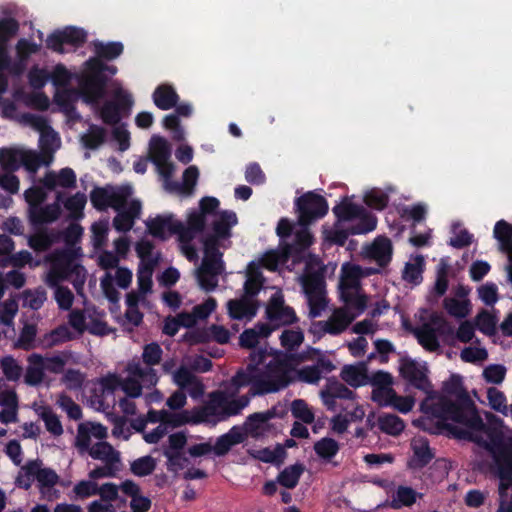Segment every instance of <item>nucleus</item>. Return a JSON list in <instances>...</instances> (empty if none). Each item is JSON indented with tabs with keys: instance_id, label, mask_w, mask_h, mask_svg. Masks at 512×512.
<instances>
[{
	"instance_id": "obj_1",
	"label": "nucleus",
	"mask_w": 512,
	"mask_h": 512,
	"mask_svg": "<svg viewBox=\"0 0 512 512\" xmlns=\"http://www.w3.org/2000/svg\"><path fill=\"white\" fill-rule=\"evenodd\" d=\"M443 395L437 396L436 402L424 400L421 403V411L439 420L440 428L447 430L458 439L466 438L467 432L453 424L447 423L451 420L467 428L481 429L484 422L479 415L476 405L470 398L463 386L462 376L452 374L449 379L443 382Z\"/></svg>"
},
{
	"instance_id": "obj_2",
	"label": "nucleus",
	"mask_w": 512,
	"mask_h": 512,
	"mask_svg": "<svg viewBox=\"0 0 512 512\" xmlns=\"http://www.w3.org/2000/svg\"><path fill=\"white\" fill-rule=\"evenodd\" d=\"M290 370L289 360L286 357L276 356L248 376L242 372H236L231 378V385L236 391L249 386V395L254 397L276 393L290 384Z\"/></svg>"
},
{
	"instance_id": "obj_3",
	"label": "nucleus",
	"mask_w": 512,
	"mask_h": 512,
	"mask_svg": "<svg viewBox=\"0 0 512 512\" xmlns=\"http://www.w3.org/2000/svg\"><path fill=\"white\" fill-rule=\"evenodd\" d=\"M95 61L89 62L88 73L80 71L76 75L77 88H64L54 94V102L63 113L75 106L79 99L85 104L97 105L105 98L107 92L103 90L104 81L98 77L99 68Z\"/></svg>"
},
{
	"instance_id": "obj_4",
	"label": "nucleus",
	"mask_w": 512,
	"mask_h": 512,
	"mask_svg": "<svg viewBox=\"0 0 512 512\" xmlns=\"http://www.w3.org/2000/svg\"><path fill=\"white\" fill-rule=\"evenodd\" d=\"M474 431L485 432L489 444L486 448L493 453V458L496 466V473L500 480L499 491L501 495L505 494L506 490H509V486H512V449L511 445L504 440L503 432L495 427H489L484 423V427L481 429L470 428Z\"/></svg>"
},
{
	"instance_id": "obj_5",
	"label": "nucleus",
	"mask_w": 512,
	"mask_h": 512,
	"mask_svg": "<svg viewBox=\"0 0 512 512\" xmlns=\"http://www.w3.org/2000/svg\"><path fill=\"white\" fill-rule=\"evenodd\" d=\"M124 51V46L121 42L118 41H112L103 43L100 41H96L94 43V52L95 56L90 57L88 60H86L83 64L82 72L88 73L89 71V62L95 61L99 68V73L97 74L100 79L104 81L103 84V90L107 92V86L110 81V78L114 76L118 69L115 65H108L104 62L111 61L116 58H118Z\"/></svg>"
},
{
	"instance_id": "obj_6",
	"label": "nucleus",
	"mask_w": 512,
	"mask_h": 512,
	"mask_svg": "<svg viewBox=\"0 0 512 512\" xmlns=\"http://www.w3.org/2000/svg\"><path fill=\"white\" fill-rule=\"evenodd\" d=\"M251 397L248 393L237 399H229L225 393L215 391L209 395V401L201 406V413L205 415L206 422H209L212 417H217L220 421L225 420L238 415L242 409L248 406Z\"/></svg>"
},
{
	"instance_id": "obj_7",
	"label": "nucleus",
	"mask_w": 512,
	"mask_h": 512,
	"mask_svg": "<svg viewBox=\"0 0 512 512\" xmlns=\"http://www.w3.org/2000/svg\"><path fill=\"white\" fill-rule=\"evenodd\" d=\"M294 206L298 215L299 226H309L323 218L329 210L327 200L314 191H308L297 197Z\"/></svg>"
},
{
	"instance_id": "obj_8",
	"label": "nucleus",
	"mask_w": 512,
	"mask_h": 512,
	"mask_svg": "<svg viewBox=\"0 0 512 512\" xmlns=\"http://www.w3.org/2000/svg\"><path fill=\"white\" fill-rule=\"evenodd\" d=\"M133 189L129 185L95 187L90 192V201L98 211H105L108 207L119 211L126 206Z\"/></svg>"
},
{
	"instance_id": "obj_9",
	"label": "nucleus",
	"mask_w": 512,
	"mask_h": 512,
	"mask_svg": "<svg viewBox=\"0 0 512 512\" xmlns=\"http://www.w3.org/2000/svg\"><path fill=\"white\" fill-rule=\"evenodd\" d=\"M430 323H425L414 331L418 343L427 351L435 352L440 348L437 334H452L450 324L441 316L432 315Z\"/></svg>"
},
{
	"instance_id": "obj_10",
	"label": "nucleus",
	"mask_w": 512,
	"mask_h": 512,
	"mask_svg": "<svg viewBox=\"0 0 512 512\" xmlns=\"http://www.w3.org/2000/svg\"><path fill=\"white\" fill-rule=\"evenodd\" d=\"M400 375L407 380L414 388L427 394L425 400H434L436 392L432 389V384L426 374V369L421 368L416 361L406 358L401 361Z\"/></svg>"
},
{
	"instance_id": "obj_11",
	"label": "nucleus",
	"mask_w": 512,
	"mask_h": 512,
	"mask_svg": "<svg viewBox=\"0 0 512 512\" xmlns=\"http://www.w3.org/2000/svg\"><path fill=\"white\" fill-rule=\"evenodd\" d=\"M86 39L87 34L83 29L66 27L63 30H55L49 34L46 39V47L53 52L63 54L66 52L65 45L79 48L86 42Z\"/></svg>"
},
{
	"instance_id": "obj_12",
	"label": "nucleus",
	"mask_w": 512,
	"mask_h": 512,
	"mask_svg": "<svg viewBox=\"0 0 512 512\" xmlns=\"http://www.w3.org/2000/svg\"><path fill=\"white\" fill-rule=\"evenodd\" d=\"M265 315L267 320L277 328L298 322L295 310L285 305L284 296L281 292H276L270 297Z\"/></svg>"
},
{
	"instance_id": "obj_13",
	"label": "nucleus",
	"mask_w": 512,
	"mask_h": 512,
	"mask_svg": "<svg viewBox=\"0 0 512 512\" xmlns=\"http://www.w3.org/2000/svg\"><path fill=\"white\" fill-rule=\"evenodd\" d=\"M132 96L118 91L113 100L106 101L100 109V117L107 125H117L124 115H128L133 106Z\"/></svg>"
},
{
	"instance_id": "obj_14",
	"label": "nucleus",
	"mask_w": 512,
	"mask_h": 512,
	"mask_svg": "<svg viewBox=\"0 0 512 512\" xmlns=\"http://www.w3.org/2000/svg\"><path fill=\"white\" fill-rule=\"evenodd\" d=\"M320 398L327 410L336 411L337 399L353 400L356 398V393L342 382L331 378L327 379L325 386L321 389Z\"/></svg>"
},
{
	"instance_id": "obj_15",
	"label": "nucleus",
	"mask_w": 512,
	"mask_h": 512,
	"mask_svg": "<svg viewBox=\"0 0 512 512\" xmlns=\"http://www.w3.org/2000/svg\"><path fill=\"white\" fill-rule=\"evenodd\" d=\"M284 412H278L276 406L264 412H256L249 415L245 421L244 428L246 434L257 438L265 435L271 428L269 421L274 418H282Z\"/></svg>"
},
{
	"instance_id": "obj_16",
	"label": "nucleus",
	"mask_w": 512,
	"mask_h": 512,
	"mask_svg": "<svg viewBox=\"0 0 512 512\" xmlns=\"http://www.w3.org/2000/svg\"><path fill=\"white\" fill-rule=\"evenodd\" d=\"M413 452L408 460L407 466L412 470H420L426 467L434 458L435 454L426 438L420 437L414 439L411 443Z\"/></svg>"
},
{
	"instance_id": "obj_17",
	"label": "nucleus",
	"mask_w": 512,
	"mask_h": 512,
	"mask_svg": "<svg viewBox=\"0 0 512 512\" xmlns=\"http://www.w3.org/2000/svg\"><path fill=\"white\" fill-rule=\"evenodd\" d=\"M206 423L205 415L201 413V406L194 408L192 411L182 410L180 412L164 413V426L171 428L181 427L185 424Z\"/></svg>"
},
{
	"instance_id": "obj_18",
	"label": "nucleus",
	"mask_w": 512,
	"mask_h": 512,
	"mask_svg": "<svg viewBox=\"0 0 512 512\" xmlns=\"http://www.w3.org/2000/svg\"><path fill=\"white\" fill-rule=\"evenodd\" d=\"M61 214V208L58 203L47 204L45 206H38L33 209H28V219L30 224L34 227H43L44 224L56 221Z\"/></svg>"
},
{
	"instance_id": "obj_19",
	"label": "nucleus",
	"mask_w": 512,
	"mask_h": 512,
	"mask_svg": "<svg viewBox=\"0 0 512 512\" xmlns=\"http://www.w3.org/2000/svg\"><path fill=\"white\" fill-rule=\"evenodd\" d=\"M301 228L295 233L292 243H287L282 249L284 259H288L294 255H300L307 250L314 242V237L308 226H300Z\"/></svg>"
},
{
	"instance_id": "obj_20",
	"label": "nucleus",
	"mask_w": 512,
	"mask_h": 512,
	"mask_svg": "<svg viewBox=\"0 0 512 512\" xmlns=\"http://www.w3.org/2000/svg\"><path fill=\"white\" fill-rule=\"evenodd\" d=\"M227 310L228 315L232 319L242 320L247 318L250 320L257 314L258 304L252 299L243 296L240 299L229 300L227 302Z\"/></svg>"
},
{
	"instance_id": "obj_21",
	"label": "nucleus",
	"mask_w": 512,
	"mask_h": 512,
	"mask_svg": "<svg viewBox=\"0 0 512 512\" xmlns=\"http://www.w3.org/2000/svg\"><path fill=\"white\" fill-rule=\"evenodd\" d=\"M35 233L28 237V245L37 253L48 251L59 239L60 233L45 227L34 228Z\"/></svg>"
},
{
	"instance_id": "obj_22",
	"label": "nucleus",
	"mask_w": 512,
	"mask_h": 512,
	"mask_svg": "<svg viewBox=\"0 0 512 512\" xmlns=\"http://www.w3.org/2000/svg\"><path fill=\"white\" fill-rule=\"evenodd\" d=\"M177 221L172 214L158 215L154 219L147 221L146 225L153 237L164 240L167 237L166 232L169 235H173V229H175L174 226Z\"/></svg>"
},
{
	"instance_id": "obj_23",
	"label": "nucleus",
	"mask_w": 512,
	"mask_h": 512,
	"mask_svg": "<svg viewBox=\"0 0 512 512\" xmlns=\"http://www.w3.org/2000/svg\"><path fill=\"white\" fill-rule=\"evenodd\" d=\"M155 106L161 110H170L179 101V95L173 86L169 84L158 85L152 95Z\"/></svg>"
},
{
	"instance_id": "obj_24",
	"label": "nucleus",
	"mask_w": 512,
	"mask_h": 512,
	"mask_svg": "<svg viewBox=\"0 0 512 512\" xmlns=\"http://www.w3.org/2000/svg\"><path fill=\"white\" fill-rule=\"evenodd\" d=\"M324 268L308 270L302 277V287L306 294H325Z\"/></svg>"
},
{
	"instance_id": "obj_25",
	"label": "nucleus",
	"mask_w": 512,
	"mask_h": 512,
	"mask_svg": "<svg viewBox=\"0 0 512 512\" xmlns=\"http://www.w3.org/2000/svg\"><path fill=\"white\" fill-rule=\"evenodd\" d=\"M369 254L380 267H386L392 259V243L387 237H379L373 242Z\"/></svg>"
},
{
	"instance_id": "obj_26",
	"label": "nucleus",
	"mask_w": 512,
	"mask_h": 512,
	"mask_svg": "<svg viewBox=\"0 0 512 512\" xmlns=\"http://www.w3.org/2000/svg\"><path fill=\"white\" fill-rule=\"evenodd\" d=\"M237 224L236 213L229 210H224L219 213V218L212 224L214 234L212 236L219 239L230 237L231 228Z\"/></svg>"
},
{
	"instance_id": "obj_27",
	"label": "nucleus",
	"mask_w": 512,
	"mask_h": 512,
	"mask_svg": "<svg viewBox=\"0 0 512 512\" xmlns=\"http://www.w3.org/2000/svg\"><path fill=\"white\" fill-rule=\"evenodd\" d=\"M355 316L350 315L349 312L344 308L336 309L329 317L327 322L328 334L339 335L345 331L348 326L352 323Z\"/></svg>"
},
{
	"instance_id": "obj_28",
	"label": "nucleus",
	"mask_w": 512,
	"mask_h": 512,
	"mask_svg": "<svg viewBox=\"0 0 512 512\" xmlns=\"http://www.w3.org/2000/svg\"><path fill=\"white\" fill-rule=\"evenodd\" d=\"M29 366L24 375V381L27 385L37 386L44 379L43 356L33 353L28 357Z\"/></svg>"
},
{
	"instance_id": "obj_29",
	"label": "nucleus",
	"mask_w": 512,
	"mask_h": 512,
	"mask_svg": "<svg viewBox=\"0 0 512 512\" xmlns=\"http://www.w3.org/2000/svg\"><path fill=\"white\" fill-rule=\"evenodd\" d=\"M422 494L418 493L412 487L400 485L397 487L390 506L393 509H401L402 507H411L416 503L418 498H422Z\"/></svg>"
},
{
	"instance_id": "obj_30",
	"label": "nucleus",
	"mask_w": 512,
	"mask_h": 512,
	"mask_svg": "<svg viewBox=\"0 0 512 512\" xmlns=\"http://www.w3.org/2000/svg\"><path fill=\"white\" fill-rule=\"evenodd\" d=\"M150 160L153 163L165 162L170 159L171 147L169 142L162 136L154 135L149 144Z\"/></svg>"
},
{
	"instance_id": "obj_31",
	"label": "nucleus",
	"mask_w": 512,
	"mask_h": 512,
	"mask_svg": "<svg viewBox=\"0 0 512 512\" xmlns=\"http://www.w3.org/2000/svg\"><path fill=\"white\" fill-rule=\"evenodd\" d=\"M89 455L93 459L102 460L106 464L115 465L120 462V454L108 442H98L94 444L90 450Z\"/></svg>"
},
{
	"instance_id": "obj_32",
	"label": "nucleus",
	"mask_w": 512,
	"mask_h": 512,
	"mask_svg": "<svg viewBox=\"0 0 512 512\" xmlns=\"http://www.w3.org/2000/svg\"><path fill=\"white\" fill-rule=\"evenodd\" d=\"M379 429L388 435L398 436L405 429L404 421L395 414H382L378 417Z\"/></svg>"
},
{
	"instance_id": "obj_33",
	"label": "nucleus",
	"mask_w": 512,
	"mask_h": 512,
	"mask_svg": "<svg viewBox=\"0 0 512 512\" xmlns=\"http://www.w3.org/2000/svg\"><path fill=\"white\" fill-rule=\"evenodd\" d=\"M341 300L349 307L362 313L367 307V297L360 294V287L356 289L340 288Z\"/></svg>"
},
{
	"instance_id": "obj_34",
	"label": "nucleus",
	"mask_w": 512,
	"mask_h": 512,
	"mask_svg": "<svg viewBox=\"0 0 512 512\" xmlns=\"http://www.w3.org/2000/svg\"><path fill=\"white\" fill-rule=\"evenodd\" d=\"M303 472L304 466L302 464L296 463L290 465L279 473L277 481L281 486L287 489H293L297 486Z\"/></svg>"
},
{
	"instance_id": "obj_35",
	"label": "nucleus",
	"mask_w": 512,
	"mask_h": 512,
	"mask_svg": "<svg viewBox=\"0 0 512 512\" xmlns=\"http://www.w3.org/2000/svg\"><path fill=\"white\" fill-rule=\"evenodd\" d=\"M128 372L139 378L148 387L155 386L158 382L156 370L152 366L142 367L139 362H132L128 364Z\"/></svg>"
},
{
	"instance_id": "obj_36",
	"label": "nucleus",
	"mask_w": 512,
	"mask_h": 512,
	"mask_svg": "<svg viewBox=\"0 0 512 512\" xmlns=\"http://www.w3.org/2000/svg\"><path fill=\"white\" fill-rule=\"evenodd\" d=\"M332 211L338 222L351 221L363 212V207L345 199L340 204L334 206Z\"/></svg>"
},
{
	"instance_id": "obj_37",
	"label": "nucleus",
	"mask_w": 512,
	"mask_h": 512,
	"mask_svg": "<svg viewBox=\"0 0 512 512\" xmlns=\"http://www.w3.org/2000/svg\"><path fill=\"white\" fill-rule=\"evenodd\" d=\"M424 258L419 255L415 258L414 262H407L405 264L402 278L413 285H419L423 280Z\"/></svg>"
},
{
	"instance_id": "obj_38",
	"label": "nucleus",
	"mask_w": 512,
	"mask_h": 512,
	"mask_svg": "<svg viewBox=\"0 0 512 512\" xmlns=\"http://www.w3.org/2000/svg\"><path fill=\"white\" fill-rule=\"evenodd\" d=\"M198 177H199L198 168L196 166H189L183 172V183L182 184H180L178 182H172L168 185L172 190L181 192L183 194H190V193H192V191L197 183Z\"/></svg>"
},
{
	"instance_id": "obj_39",
	"label": "nucleus",
	"mask_w": 512,
	"mask_h": 512,
	"mask_svg": "<svg viewBox=\"0 0 512 512\" xmlns=\"http://www.w3.org/2000/svg\"><path fill=\"white\" fill-rule=\"evenodd\" d=\"M315 453L325 461H331L340 450L339 443L330 437H324L315 442L314 444Z\"/></svg>"
},
{
	"instance_id": "obj_40",
	"label": "nucleus",
	"mask_w": 512,
	"mask_h": 512,
	"mask_svg": "<svg viewBox=\"0 0 512 512\" xmlns=\"http://www.w3.org/2000/svg\"><path fill=\"white\" fill-rule=\"evenodd\" d=\"M105 138L106 131L103 127L91 125L88 132L81 136V142L85 148L95 150L104 143Z\"/></svg>"
},
{
	"instance_id": "obj_41",
	"label": "nucleus",
	"mask_w": 512,
	"mask_h": 512,
	"mask_svg": "<svg viewBox=\"0 0 512 512\" xmlns=\"http://www.w3.org/2000/svg\"><path fill=\"white\" fill-rule=\"evenodd\" d=\"M39 416L44 421L45 428L49 433L53 436H60L63 434L62 423L50 406L42 407Z\"/></svg>"
},
{
	"instance_id": "obj_42",
	"label": "nucleus",
	"mask_w": 512,
	"mask_h": 512,
	"mask_svg": "<svg viewBox=\"0 0 512 512\" xmlns=\"http://www.w3.org/2000/svg\"><path fill=\"white\" fill-rule=\"evenodd\" d=\"M358 222L350 226L352 235H361L373 231L377 226V218L368 213L364 208L363 212L357 216Z\"/></svg>"
},
{
	"instance_id": "obj_43",
	"label": "nucleus",
	"mask_w": 512,
	"mask_h": 512,
	"mask_svg": "<svg viewBox=\"0 0 512 512\" xmlns=\"http://www.w3.org/2000/svg\"><path fill=\"white\" fill-rule=\"evenodd\" d=\"M155 262L141 263L137 272L139 292L143 295L152 289V274Z\"/></svg>"
},
{
	"instance_id": "obj_44",
	"label": "nucleus",
	"mask_w": 512,
	"mask_h": 512,
	"mask_svg": "<svg viewBox=\"0 0 512 512\" xmlns=\"http://www.w3.org/2000/svg\"><path fill=\"white\" fill-rule=\"evenodd\" d=\"M56 404L66 412L70 419L75 421L82 419L83 414L80 405L75 403L66 393L62 392L58 395Z\"/></svg>"
},
{
	"instance_id": "obj_45",
	"label": "nucleus",
	"mask_w": 512,
	"mask_h": 512,
	"mask_svg": "<svg viewBox=\"0 0 512 512\" xmlns=\"http://www.w3.org/2000/svg\"><path fill=\"white\" fill-rule=\"evenodd\" d=\"M364 202L368 207L381 211L388 206L389 196L381 189L373 188L365 193Z\"/></svg>"
},
{
	"instance_id": "obj_46",
	"label": "nucleus",
	"mask_w": 512,
	"mask_h": 512,
	"mask_svg": "<svg viewBox=\"0 0 512 512\" xmlns=\"http://www.w3.org/2000/svg\"><path fill=\"white\" fill-rule=\"evenodd\" d=\"M70 357V352L63 351L58 355L51 357H43L44 371H48L53 374H60L64 372L65 365Z\"/></svg>"
},
{
	"instance_id": "obj_47",
	"label": "nucleus",
	"mask_w": 512,
	"mask_h": 512,
	"mask_svg": "<svg viewBox=\"0 0 512 512\" xmlns=\"http://www.w3.org/2000/svg\"><path fill=\"white\" fill-rule=\"evenodd\" d=\"M290 409L293 417L301 420L303 423L311 424L314 422L315 415L305 400H293Z\"/></svg>"
},
{
	"instance_id": "obj_48",
	"label": "nucleus",
	"mask_w": 512,
	"mask_h": 512,
	"mask_svg": "<svg viewBox=\"0 0 512 512\" xmlns=\"http://www.w3.org/2000/svg\"><path fill=\"white\" fill-rule=\"evenodd\" d=\"M156 461L152 456H143L134 460L130 465L131 472L138 477H145L153 473Z\"/></svg>"
},
{
	"instance_id": "obj_49",
	"label": "nucleus",
	"mask_w": 512,
	"mask_h": 512,
	"mask_svg": "<svg viewBox=\"0 0 512 512\" xmlns=\"http://www.w3.org/2000/svg\"><path fill=\"white\" fill-rule=\"evenodd\" d=\"M73 339V334L65 325H60L45 335L44 342L46 347H53Z\"/></svg>"
},
{
	"instance_id": "obj_50",
	"label": "nucleus",
	"mask_w": 512,
	"mask_h": 512,
	"mask_svg": "<svg viewBox=\"0 0 512 512\" xmlns=\"http://www.w3.org/2000/svg\"><path fill=\"white\" fill-rule=\"evenodd\" d=\"M0 366L5 378L8 381H18L22 375L23 369L13 356H5L0 360Z\"/></svg>"
},
{
	"instance_id": "obj_51",
	"label": "nucleus",
	"mask_w": 512,
	"mask_h": 512,
	"mask_svg": "<svg viewBox=\"0 0 512 512\" xmlns=\"http://www.w3.org/2000/svg\"><path fill=\"white\" fill-rule=\"evenodd\" d=\"M268 353L265 349H257L253 350L249 355V362L247 363L245 368L239 369L237 372H242L246 376L249 374L261 369L265 363Z\"/></svg>"
},
{
	"instance_id": "obj_52",
	"label": "nucleus",
	"mask_w": 512,
	"mask_h": 512,
	"mask_svg": "<svg viewBox=\"0 0 512 512\" xmlns=\"http://www.w3.org/2000/svg\"><path fill=\"white\" fill-rule=\"evenodd\" d=\"M86 202V195L84 193L77 192L64 202V206L70 212L72 218L79 219L83 216V210Z\"/></svg>"
},
{
	"instance_id": "obj_53",
	"label": "nucleus",
	"mask_w": 512,
	"mask_h": 512,
	"mask_svg": "<svg viewBox=\"0 0 512 512\" xmlns=\"http://www.w3.org/2000/svg\"><path fill=\"white\" fill-rule=\"evenodd\" d=\"M21 154L22 151L10 149V148H2L0 149V164L1 166L10 171H14L18 169L21 164Z\"/></svg>"
},
{
	"instance_id": "obj_54",
	"label": "nucleus",
	"mask_w": 512,
	"mask_h": 512,
	"mask_svg": "<svg viewBox=\"0 0 512 512\" xmlns=\"http://www.w3.org/2000/svg\"><path fill=\"white\" fill-rule=\"evenodd\" d=\"M341 378L350 386L357 388L363 384L365 378V372L363 369L353 366L346 365L341 371Z\"/></svg>"
},
{
	"instance_id": "obj_55",
	"label": "nucleus",
	"mask_w": 512,
	"mask_h": 512,
	"mask_svg": "<svg viewBox=\"0 0 512 512\" xmlns=\"http://www.w3.org/2000/svg\"><path fill=\"white\" fill-rule=\"evenodd\" d=\"M19 30V23L14 18H3L0 20V46H7L9 40Z\"/></svg>"
},
{
	"instance_id": "obj_56",
	"label": "nucleus",
	"mask_w": 512,
	"mask_h": 512,
	"mask_svg": "<svg viewBox=\"0 0 512 512\" xmlns=\"http://www.w3.org/2000/svg\"><path fill=\"white\" fill-rule=\"evenodd\" d=\"M496 317L487 310H481L476 316V326L480 332L486 335H493L496 330Z\"/></svg>"
},
{
	"instance_id": "obj_57",
	"label": "nucleus",
	"mask_w": 512,
	"mask_h": 512,
	"mask_svg": "<svg viewBox=\"0 0 512 512\" xmlns=\"http://www.w3.org/2000/svg\"><path fill=\"white\" fill-rule=\"evenodd\" d=\"M343 277L340 281V288L356 289L360 286L361 268L357 265L350 266L348 269L343 267Z\"/></svg>"
},
{
	"instance_id": "obj_58",
	"label": "nucleus",
	"mask_w": 512,
	"mask_h": 512,
	"mask_svg": "<svg viewBox=\"0 0 512 512\" xmlns=\"http://www.w3.org/2000/svg\"><path fill=\"white\" fill-rule=\"evenodd\" d=\"M493 233L500 244V250L512 243V224L505 220L496 222Z\"/></svg>"
},
{
	"instance_id": "obj_59",
	"label": "nucleus",
	"mask_w": 512,
	"mask_h": 512,
	"mask_svg": "<svg viewBox=\"0 0 512 512\" xmlns=\"http://www.w3.org/2000/svg\"><path fill=\"white\" fill-rule=\"evenodd\" d=\"M350 235H352V233H350V227L347 229H339L336 226L334 229L323 230L324 241L330 245L344 246Z\"/></svg>"
},
{
	"instance_id": "obj_60",
	"label": "nucleus",
	"mask_w": 512,
	"mask_h": 512,
	"mask_svg": "<svg viewBox=\"0 0 512 512\" xmlns=\"http://www.w3.org/2000/svg\"><path fill=\"white\" fill-rule=\"evenodd\" d=\"M69 390L77 391L82 388L85 375L79 369H67L61 379Z\"/></svg>"
},
{
	"instance_id": "obj_61",
	"label": "nucleus",
	"mask_w": 512,
	"mask_h": 512,
	"mask_svg": "<svg viewBox=\"0 0 512 512\" xmlns=\"http://www.w3.org/2000/svg\"><path fill=\"white\" fill-rule=\"evenodd\" d=\"M304 341L303 332L298 330H284L280 336L281 345L287 350H294Z\"/></svg>"
},
{
	"instance_id": "obj_62",
	"label": "nucleus",
	"mask_w": 512,
	"mask_h": 512,
	"mask_svg": "<svg viewBox=\"0 0 512 512\" xmlns=\"http://www.w3.org/2000/svg\"><path fill=\"white\" fill-rule=\"evenodd\" d=\"M163 350L156 342L146 344L143 348L142 360L147 366H154L160 363Z\"/></svg>"
},
{
	"instance_id": "obj_63",
	"label": "nucleus",
	"mask_w": 512,
	"mask_h": 512,
	"mask_svg": "<svg viewBox=\"0 0 512 512\" xmlns=\"http://www.w3.org/2000/svg\"><path fill=\"white\" fill-rule=\"evenodd\" d=\"M215 272H201L196 270V279L199 287L205 292H212L218 287L219 276Z\"/></svg>"
},
{
	"instance_id": "obj_64",
	"label": "nucleus",
	"mask_w": 512,
	"mask_h": 512,
	"mask_svg": "<svg viewBox=\"0 0 512 512\" xmlns=\"http://www.w3.org/2000/svg\"><path fill=\"white\" fill-rule=\"evenodd\" d=\"M445 308L447 312L457 318H465L470 313L469 300L450 299L445 301Z\"/></svg>"
}]
</instances>
